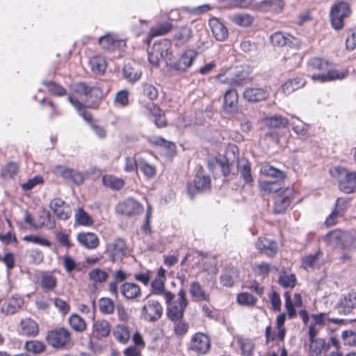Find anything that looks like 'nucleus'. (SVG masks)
<instances>
[{
  "mask_svg": "<svg viewBox=\"0 0 356 356\" xmlns=\"http://www.w3.org/2000/svg\"><path fill=\"white\" fill-rule=\"evenodd\" d=\"M46 339L49 344L52 347L62 348L70 343L71 337L70 333L67 329L60 327L49 331Z\"/></svg>",
  "mask_w": 356,
  "mask_h": 356,
  "instance_id": "8",
  "label": "nucleus"
},
{
  "mask_svg": "<svg viewBox=\"0 0 356 356\" xmlns=\"http://www.w3.org/2000/svg\"><path fill=\"white\" fill-rule=\"evenodd\" d=\"M172 44L170 40L163 39L154 42L151 50L148 51V60L149 63L158 66L161 59H164L167 63L172 59Z\"/></svg>",
  "mask_w": 356,
  "mask_h": 356,
  "instance_id": "4",
  "label": "nucleus"
},
{
  "mask_svg": "<svg viewBox=\"0 0 356 356\" xmlns=\"http://www.w3.org/2000/svg\"><path fill=\"white\" fill-rule=\"evenodd\" d=\"M279 282L284 288H293L296 285V279L293 274L282 272L280 275Z\"/></svg>",
  "mask_w": 356,
  "mask_h": 356,
  "instance_id": "56",
  "label": "nucleus"
},
{
  "mask_svg": "<svg viewBox=\"0 0 356 356\" xmlns=\"http://www.w3.org/2000/svg\"><path fill=\"white\" fill-rule=\"evenodd\" d=\"M197 53L193 49L186 50L179 59L172 64V67L179 72H185L192 66Z\"/></svg>",
  "mask_w": 356,
  "mask_h": 356,
  "instance_id": "12",
  "label": "nucleus"
},
{
  "mask_svg": "<svg viewBox=\"0 0 356 356\" xmlns=\"http://www.w3.org/2000/svg\"><path fill=\"white\" fill-rule=\"evenodd\" d=\"M313 322L312 323L313 325L316 326H323L325 325L328 324L330 322H333L334 323H339L342 322L343 321L338 318H330L328 317L327 314L326 313H319L318 314H312L311 316Z\"/></svg>",
  "mask_w": 356,
  "mask_h": 356,
  "instance_id": "47",
  "label": "nucleus"
},
{
  "mask_svg": "<svg viewBox=\"0 0 356 356\" xmlns=\"http://www.w3.org/2000/svg\"><path fill=\"white\" fill-rule=\"evenodd\" d=\"M72 90L76 94L84 96L86 99H89L92 95L99 97L102 93L98 87L90 86L83 82L75 83L72 86Z\"/></svg>",
  "mask_w": 356,
  "mask_h": 356,
  "instance_id": "24",
  "label": "nucleus"
},
{
  "mask_svg": "<svg viewBox=\"0 0 356 356\" xmlns=\"http://www.w3.org/2000/svg\"><path fill=\"white\" fill-rule=\"evenodd\" d=\"M60 259L63 261V264L67 273H72L75 270L79 269L78 264L76 260L69 254H65Z\"/></svg>",
  "mask_w": 356,
  "mask_h": 356,
  "instance_id": "61",
  "label": "nucleus"
},
{
  "mask_svg": "<svg viewBox=\"0 0 356 356\" xmlns=\"http://www.w3.org/2000/svg\"><path fill=\"white\" fill-rule=\"evenodd\" d=\"M260 173L261 175L275 179V181H283L286 178V174L277 168H275L269 165H264L260 168Z\"/></svg>",
  "mask_w": 356,
  "mask_h": 356,
  "instance_id": "42",
  "label": "nucleus"
},
{
  "mask_svg": "<svg viewBox=\"0 0 356 356\" xmlns=\"http://www.w3.org/2000/svg\"><path fill=\"white\" fill-rule=\"evenodd\" d=\"M79 245L88 250L96 249L99 245V239L93 232H80L76 235Z\"/></svg>",
  "mask_w": 356,
  "mask_h": 356,
  "instance_id": "20",
  "label": "nucleus"
},
{
  "mask_svg": "<svg viewBox=\"0 0 356 356\" xmlns=\"http://www.w3.org/2000/svg\"><path fill=\"white\" fill-rule=\"evenodd\" d=\"M348 201L343 198H338L336 201V207L330 216L325 220V224L328 226L334 225L339 217L342 216L348 209Z\"/></svg>",
  "mask_w": 356,
  "mask_h": 356,
  "instance_id": "21",
  "label": "nucleus"
},
{
  "mask_svg": "<svg viewBox=\"0 0 356 356\" xmlns=\"http://www.w3.org/2000/svg\"><path fill=\"white\" fill-rule=\"evenodd\" d=\"M51 209L58 219L67 220L70 216V208L65 201L60 198L53 199L49 204Z\"/></svg>",
  "mask_w": 356,
  "mask_h": 356,
  "instance_id": "19",
  "label": "nucleus"
},
{
  "mask_svg": "<svg viewBox=\"0 0 356 356\" xmlns=\"http://www.w3.org/2000/svg\"><path fill=\"white\" fill-rule=\"evenodd\" d=\"M261 191L266 194L277 193L281 194L282 188V181H261L259 183Z\"/></svg>",
  "mask_w": 356,
  "mask_h": 356,
  "instance_id": "39",
  "label": "nucleus"
},
{
  "mask_svg": "<svg viewBox=\"0 0 356 356\" xmlns=\"http://www.w3.org/2000/svg\"><path fill=\"white\" fill-rule=\"evenodd\" d=\"M89 65L92 72L96 75L103 74L107 66L105 58L101 56H95L91 58Z\"/></svg>",
  "mask_w": 356,
  "mask_h": 356,
  "instance_id": "40",
  "label": "nucleus"
},
{
  "mask_svg": "<svg viewBox=\"0 0 356 356\" xmlns=\"http://www.w3.org/2000/svg\"><path fill=\"white\" fill-rule=\"evenodd\" d=\"M53 172L58 177L76 185L81 184L84 181V176L82 172L73 168H67L64 165H56Z\"/></svg>",
  "mask_w": 356,
  "mask_h": 356,
  "instance_id": "9",
  "label": "nucleus"
},
{
  "mask_svg": "<svg viewBox=\"0 0 356 356\" xmlns=\"http://www.w3.org/2000/svg\"><path fill=\"white\" fill-rule=\"evenodd\" d=\"M123 74L124 77L129 82L134 83L139 80L141 76L142 72L138 64L135 63H128L123 68Z\"/></svg>",
  "mask_w": 356,
  "mask_h": 356,
  "instance_id": "35",
  "label": "nucleus"
},
{
  "mask_svg": "<svg viewBox=\"0 0 356 356\" xmlns=\"http://www.w3.org/2000/svg\"><path fill=\"white\" fill-rule=\"evenodd\" d=\"M163 312V307L159 301L148 299L144 300L140 309V318L145 321L155 323L161 318Z\"/></svg>",
  "mask_w": 356,
  "mask_h": 356,
  "instance_id": "5",
  "label": "nucleus"
},
{
  "mask_svg": "<svg viewBox=\"0 0 356 356\" xmlns=\"http://www.w3.org/2000/svg\"><path fill=\"white\" fill-rule=\"evenodd\" d=\"M210 188V178L208 176L198 173L193 184H188V193L193 197L195 192L204 191Z\"/></svg>",
  "mask_w": 356,
  "mask_h": 356,
  "instance_id": "17",
  "label": "nucleus"
},
{
  "mask_svg": "<svg viewBox=\"0 0 356 356\" xmlns=\"http://www.w3.org/2000/svg\"><path fill=\"white\" fill-rule=\"evenodd\" d=\"M49 92L56 96H64L67 94L66 90L61 86L56 84L52 81H43Z\"/></svg>",
  "mask_w": 356,
  "mask_h": 356,
  "instance_id": "60",
  "label": "nucleus"
},
{
  "mask_svg": "<svg viewBox=\"0 0 356 356\" xmlns=\"http://www.w3.org/2000/svg\"><path fill=\"white\" fill-rule=\"evenodd\" d=\"M306 81L300 77L289 79L282 86V90L286 94H291L297 89L305 86Z\"/></svg>",
  "mask_w": 356,
  "mask_h": 356,
  "instance_id": "45",
  "label": "nucleus"
},
{
  "mask_svg": "<svg viewBox=\"0 0 356 356\" xmlns=\"http://www.w3.org/2000/svg\"><path fill=\"white\" fill-rule=\"evenodd\" d=\"M24 305V300L17 296L9 298L1 307V312L6 315L16 313Z\"/></svg>",
  "mask_w": 356,
  "mask_h": 356,
  "instance_id": "33",
  "label": "nucleus"
},
{
  "mask_svg": "<svg viewBox=\"0 0 356 356\" xmlns=\"http://www.w3.org/2000/svg\"><path fill=\"white\" fill-rule=\"evenodd\" d=\"M142 106L145 111L154 119V122L158 128H163L167 125V120L163 111L153 102L143 104Z\"/></svg>",
  "mask_w": 356,
  "mask_h": 356,
  "instance_id": "15",
  "label": "nucleus"
},
{
  "mask_svg": "<svg viewBox=\"0 0 356 356\" xmlns=\"http://www.w3.org/2000/svg\"><path fill=\"white\" fill-rule=\"evenodd\" d=\"M293 197V191L290 188H285L281 194L277 195L273 211L275 213H284L290 206Z\"/></svg>",
  "mask_w": 356,
  "mask_h": 356,
  "instance_id": "13",
  "label": "nucleus"
},
{
  "mask_svg": "<svg viewBox=\"0 0 356 356\" xmlns=\"http://www.w3.org/2000/svg\"><path fill=\"white\" fill-rule=\"evenodd\" d=\"M238 343L243 356H252L254 350V343L248 339H239Z\"/></svg>",
  "mask_w": 356,
  "mask_h": 356,
  "instance_id": "64",
  "label": "nucleus"
},
{
  "mask_svg": "<svg viewBox=\"0 0 356 356\" xmlns=\"http://www.w3.org/2000/svg\"><path fill=\"white\" fill-rule=\"evenodd\" d=\"M211 341L210 337L203 332L194 334L188 344V349L197 355L207 354L211 349Z\"/></svg>",
  "mask_w": 356,
  "mask_h": 356,
  "instance_id": "6",
  "label": "nucleus"
},
{
  "mask_svg": "<svg viewBox=\"0 0 356 356\" xmlns=\"http://www.w3.org/2000/svg\"><path fill=\"white\" fill-rule=\"evenodd\" d=\"M17 165L15 163L10 162L3 167L1 175L4 179H10L17 174Z\"/></svg>",
  "mask_w": 356,
  "mask_h": 356,
  "instance_id": "55",
  "label": "nucleus"
},
{
  "mask_svg": "<svg viewBox=\"0 0 356 356\" xmlns=\"http://www.w3.org/2000/svg\"><path fill=\"white\" fill-rule=\"evenodd\" d=\"M209 26L216 40L222 42L228 38L227 27L217 18H212L209 20Z\"/></svg>",
  "mask_w": 356,
  "mask_h": 356,
  "instance_id": "23",
  "label": "nucleus"
},
{
  "mask_svg": "<svg viewBox=\"0 0 356 356\" xmlns=\"http://www.w3.org/2000/svg\"><path fill=\"white\" fill-rule=\"evenodd\" d=\"M45 345L44 343L40 341H27L24 345V348L34 354H40L45 350Z\"/></svg>",
  "mask_w": 356,
  "mask_h": 356,
  "instance_id": "53",
  "label": "nucleus"
},
{
  "mask_svg": "<svg viewBox=\"0 0 356 356\" xmlns=\"http://www.w3.org/2000/svg\"><path fill=\"white\" fill-rule=\"evenodd\" d=\"M326 245L332 248H339L343 251H350L356 248V233L334 229L323 238Z\"/></svg>",
  "mask_w": 356,
  "mask_h": 356,
  "instance_id": "2",
  "label": "nucleus"
},
{
  "mask_svg": "<svg viewBox=\"0 0 356 356\" xmlns=\"http://www.w3.org/2000/svg\"><path fill=\"white\" fill-rule=\"evenodd\" d=\"M99 311L105 314H112L114 311V303L108 298H102L99 300Z\"/></svg>",
  "mask_w": 356,
  "mask_h": 356,
  "instance_id": "59",
  "label": "nucleus"
},
{
  "mask_svg": "<svg viewBox=\"0 0 356 356\" xmlns=\"http://www.w3.org/2000/svg\"><path fill=\"white\" fill-rule=\"evenodd\" d=\"M189 293L195 300L209 301V294L202 289L198 282H193L190 284Z\"/></svg>",
  "mask_w": 356,
  "mask_h": 356,
  "instance_id": "37",
  "label": "nucleus"
},
{
  "mask_svg": "<svg viewBox=\"0 0 356 356\" xmlns=\"http://www.w3.org/2000/svg\"><path fill=\"white\" fill-rule=\"evenodd\" d=\"M237 170L245 184H250L254 181L250 163L246 159H237Z\"/></svg>",
  "mask_w": 356,
  "mask_h": 356,
  "instance_id": "29",
  "label": "nucleus"
},
{
  "mask_svg": "<svg viewBox=\"0 0 356 356\" xmlns=\"http://www.w3.org/2000/svg\"><path fill=\"white\" fill-rule=\"evenodd\" d=\"M172 27V24L170 22L161 23L157 26L152 28L149 31V35L152 38L165 35L170 31Z\"/></svg>",
  "mask_w": 356,
  "mask_h": 356,
  "instance_id": "52",
  "label": "nucleus"
},
{
  "mask_svg": "<svg viewBox=\"0 0 356 356\" xmlns=\"http://www.w3.org/2000/svg\"><path fill=\"white\" fill-rule=\"evenodd\" d=\"M307 353L309 356H318L323 351H327L330 348L329 343H326L323 338L309 340Z\"/></svg>",
  "mask_w": 356,
  "mask_h": 356,
  "instance_id": "30",
  "label": "nucleus"
},
{
  "mask_svg": "<svg viewBox=\"0 0 356 356\" xmlns=\"http://www.w3.org/2000/svg\"><path fill=\"white\" fill-rule=\"evenodd\" d=\"M75 219L76 223L81 225L89 226L93 223L92 218L81 208L77 210Z\"/></svg>",
  "mask_w": 356,
  "mask_h": 356,
  "instance_id": "54",
  "label": "nucleus"
},
{
  "mask_svg": "<svg viewBox=\"0 0 356 356\" xmlns=\"http://www.w3.org/2000/svg\"><path fill=\"white\" fill-rule=\"evenodd\" d=\"M257 249L268 257H273L277 252V243L266 237H259L255 243Z\"/></svg>",
  "mask_w": 356,
  "mask_h": 356,
  "instance_id": "26",
  "label": "nucleus"
},
{
  "mask_svg": "<svg viewBox=\"0 0 356 356\" xmlns=\"http://www.w3.org/2000/svg\"><path fill=\"white\" fill-rule=\"evenodd\" d=\"M152 143L156 145H159L165 148L167 154H172L175 152L176 145L174 143L165 140L164 138L159 137L152 140Z\"/></svg>",
  "mask_w": 356,
  "mask_h": 356,
  "instance_id": "58",
  "label": "nucleus"
},
{
  "mask_svg": "<svg viewBox=\"0 0 356 356\" xmlns=\"http://www.w3.org/2000/svg\"><path fill=\"white\" fill-rule=\"evenodd\" d=\"M187 306H184L179 302H174L167 308V316L172 321L181 320L184 316V309Z\"/></svg>",
  "mask_w": 356,
  "mask_h": 356,
  "instance_id": "38",
  "label": "nucleus"
},
{
  "mask_svg": "<svg viewBox=\"0 0 356 356\" xmlns=\"http://www.w3.org/2000/svg\"><path fill=\"white\" fill-rule=\"evenodd\" d=\"M257 301V299L256 298L246 292L241 293L237 296V302L241 305L254 306Z\"/></svg>",
  "mask_w": 356,
  "mask_h": 356,
  "instance_id": "62",
  "label": "nucleus"
},
{
  "mask_svg": "<svg viewBox=\"0 0 356 356\" xmlns=\"http://www.w3.org/2000/svg\"><path fill=\"white\" fill-rule=\"evenodd\" d=\"M237 277V272L234 268L225 270L220 277V282L223 286L232 287Z\"/></svg>",
  "mask_w": 356,
  "mask_h": 356,
  "instance_id": "46",
  "label": "nucleus"
},
{
  "mask_svg": "<svg viewBox=\"0 0 356 356\" xmlns=\"http://www.w3.org/2000/svg\"><path fill=\"white\" fill-rule=\"evenodd\" d=\"M19 332L21 334L26 337H35L39 332L38 325L30 318L22 319Z\"/></svg>",
  "mask_w": 356,
  "mask_h": 356,
  "instance_id": "31",
  "label": "nucleus"
},
{
  "mask_svg": "<svg viewBox=\"0 0 356 356\" xmlns=\"http://www.w3.org/2000/svg\"><path fill=\"white\" fill-rule=\"evenodd\" d=\"M127 245L122 238H117L106 245L105 252L112 262L121 260L127 252Z\"/></svg>",
  "mask_w": 356,
  "mask_h": 356,
  "instance_id": "10",
  "label": "nucleus"
},
{
  "mask_svg": "<svg viewBox=\"0 0 356 356\" xmlns=\"http://www.w3.org/2000/svg\"><path fill=\"white\" fill-rule=\"evenodd\" d=\"M351 13L350 6L346 2H339L334 6L330 11V22L334 29L343 27V19Z\"/></svg>",
  "mask_w": 356,
  "mask_h": 356,
  "instance_id": "7",
  "label": "nucleus"
},
{
  "mask_svg": "<svg viewBox=\"0 0 356 356\" xmlns=\"http://www.w3.org/2000/svg\"><path fill=\"white\" fill-rule=\"evenodd\" d=\"M285 298V307L286 314L290 318H293L296 316V311L295 307H300L302 306V298L299 293H295L293 299L291 300L290 293L286 292L284 293Z\"/></svg>",
  "mask_w": 356,
  "mask_h": 356,
  "instance_id": "27",
  "label": "nucleus"
},
{
  "mask_svg": "<svg viewBox=\"0 0 356 356\" xmlns=\"http://www.w3.org/2000/svg\"><path fill=\"white\" fill-rule=\"evenodd\" d=\"M22 239L26 242L32 243L41 246H45L48 248L51 246V243L48 239L37 235H26L24 236Z\"/></svg>",
  "mask_w": 356,
  "mask_h": 356,
  "instance_id": "57",
  "label": "nucleus"
},
{
  "mask_svg": "<svg viewBox=\"0 0 356 356\" xmlns=\"http://www.w3.org/2000/svg\"><path fill=\"white\" fill-rule=\"evenodd\" d=\"M231 20L234 24L241 26H249L253 22V17L247 13H238L233 15L231 17Z\"/></svg>",
  "mask_w": 356,
  "mask_h": 356,
  "instance_id": "50",
  "label": "nucleus"
},
{
  "mask_svg": "<svg viewBox=\"0 0 356 356\" xmlns=\"http://www.w3.org/2000/svg\"><path fill=\"white\" fill-rule=\"evenodd\" d=\"M270 40L274 46L277 47L289 46L298 48L300 44V42L298 38L283 32L273 33L270 36Z\"/></svg>",
  "mask_w": 356,
  "mask_h": 356,
  "instance_id": "14",
  "label": "nucleus"
},
{
  "mask_svg": "<svg viewBox=\"0 0 356 356\" xmlns=\"http://www.w3.org/2000/svg\"><path fill=\"white\" fill-rule=\"evenodd\" d=\"M261 123L264 127L271 129L284 128L287 126L289 121L282 115H274L263 118Z\"/></svg>",
  "mask_w": 356,
  "mask_h": 356,
  "instance_id": "34",
  "label": "nucleus"
},
{
  "mask_svg": "<svg viewBox=\"0 0 356 356\" xmlns=\"http://www.w3.org/2000/svg\"><path fill=\"white\" fill-rule=\"evenodd\" d=\"M193 36V31L190 27L180 28L174 35L175 45L181 47L186 44Z\"/></svg>",
  "mask_w": 356,
  "mask_h": 356,
  "instance_id": "36",
  "label": "nucleus"
},
{
  "mask_svg": "<svg viewBox=\"0 0 356 356\" xmlns=\"http://www.w3.org/2000/svg\"><path fill=\"white\" fill-rule=\"evenodd\" d=\"M238 93L236 90H227L224 95L223 108L228 113H234L237 111Z\"/></svg>",
  "mask_w": 356,
  "mask_h": 356,
  "instance_id": "28",
  "label": "nucleus"
},
{
  "mask_svg": "<svg viewBox=\"0 0 356 356\" xmlns=\"http://www.w3.org/2000/svg\"><path fill=\"white\" fill-rule=\"evenodd\" d=\"M57 284V279L50 273H43L41 276V286L45 291L54 290Z\"/></svg>",
  "mask_w": 356,
  "mask_h": 356,
  "instance_id": "49",
  "label": "nucleus"
},
{
  "mask_svg": "<svg viewBox=\"0 0 356 356\" xmlns=\"http://www.w3.org/2000/svg\"><path fill=\"white\" fill-rule=\"evenodd\" d=\"M310 70H318L319 73L311 76L314 81L327 82L334 80H341L347 76V72H339L331 69L330 63L319 58H313L308 62Z\"/></svg>",
  "mask_w": 356,
  "mask_h": 356,
  "instance_id": "1",
  "label": "nucleus"
},
{
  "mask_svg": "<svg viewBox=\"0 0 356 356\" xmlns=\"http://www.w3.org/2000/svg\"><path fill=\"white\" fill-rule=\"evenodd\" d=\"M93 332L98 337H106L111 332V325L106 320H99L93 324Z\"/></svg>",
  "mask_w": 356,
  "mask_h": 356,
  "instance_id": "43",
  "label": "nucleus"
},
{
  "mask_svg": "<svg viewBox=\"0 0 356 356\" xmlns=\"http://www.w3.org/2000/svg\"><path fill=\"white\" fill-rule=\"evenodd\" d=\"M269 92L262 88H247L243 92V97L250 102H256L266 99Z\"/></svg>",
  "mask_w": 356,
  "mask_h": 356,
  "instance_id": "22",
  "label": "nucleus"
},
{
  "mask_svg": "<svg viewBox=\"0 0 356 356\" xmlns=\"http://www.w3.org/2000/svg\"><path fill=\"white\" fill-rule=\"evenodd\" d=\"M356 307V292L350 291L341 296L337 305L339 313L350 314Z\"/></svg>",
  "mask_w": 356,
  "mask_h": 356,
  "instance_id": "18",
  "label": "nucleus"
},
{
  "mask_svg": "<svg viewBox=\"0 0 356 356\" xmlns=\"http://www.w3.org/2000/svg\"><path fill=\"white\" fill-rule=\"evenodd\" d=\"M216 79L220 83H229L232 85L243 86L248 81V75L246 72L241 69L237 68L235 72L232 74L230 78L225 76V74H218Z\"/></svg>",
  "mask_w": 356,
  "mask_h": 356,
  "instance_id": "16",
  "label": "nucleus"
},
{
  "mask_svg": "<svg viewBox=\"0 0 356 356\" xmlns=\"http://www.w3.org/2000/svg\"><path fill=\"white\" fill-rule=\"evenodd\" d=\"M99 42L102 48L110 51L125 45L124 40L118 39L115 35L112 34H107L101 37L99 39Z\"/></svg>",
  "mask_w": 356,
  "mask_h": 356,
  "instance_id": "32",
  "label": "nucleus"
},
{
  "mask_svg": "<svg viewBox=\"0 0 356 356\" xmlns=\"http://www.w3.org/2000/svg\"><path fill=\"white\" fill-rule=\"evenodd\" d=\"M143 205L133 198H127L119 202L116 206L118 213L127 216L138 215L143 211Z\"/></svg>",
  "mask_w": 356,
  "mask_h": 356,
  "instance_id": "11",
  "label": "nucleus"
},
{
  "mask_svg": "<svg viewBox=\"0 0 356 356\" xmlns=\"http://www.w3.org/2000/svg\"><path fill=\"white\" fill-rule=\"evenodd\" d=\"M332 177L339 181L340 190L345 193H351L356 190V172H348L342 167L337 166L330 169Z\"/></svg>",
  "mask_w": 356,
  "mask_h": 356,
  "instance_id": "3",
  "label": "nucleus"
},
{
  "mask_svg": "<svg viewBox=\"0 0 356 356\" xmlns=\"http://www.w3.org/2000/svg\"><path fill=\"white\" fill-rule=\"evenodd\" d=\"M89 280L96 284H102L106 282L108 274L104 270L96 268L88 273Z\"/></svg>",
  "mask_w": 356,
  "mask_h": 356,
  "instance_id": "48",
  "label": "nucleus"
},
{
  "mask_svg": "<svg viewBox=\"0 0 356 356\" xmlns=\"http://www.w3.org/2000/svg\"><path fill=\"white\" fill-rule=\"evenodd\" d=\"M113 334L115 339L122 344H127L131 337L129 327L125 325H118L115 327Z\"/></svg>",
  "mask_w": 356,
  "mask_h": 356,
  "instance_id": "41",
  "label": "nucleus"
},
{
  "mask_svg": "<svg viewBox=\"0 0 356 356\" xmlns=\"http://www.w3.org/2000/svg\"><path fill=\"white\" fill-rule=\"evenodd\" d=\"M68 321L71 327L76 332H83L86 328L85 321L77 314H72Z\"/></svg>",
  "mask_w": 356,
  "mask_h": 356,
  "instance_id": "51",
  "label": "nucleus"
},
{
  "mask_svg": "<svg viewBox=\"0 0 356 356\" xmlns=\"http://www.w3.org/2000/svg\"><path fill=\"white\" fill-rule=\"evenodd\" d=\"M104 186L113 190H120L124 186V181L122 178L113 175H106L102 177Z\"/></svg>",
  "mask_w": 356,
  "mask_h": 356,
  "instance_id": "44",
  "label": "nucleus"
},
{
  "mask_svg": "<svg viewBox=\"0 0 356 356\" xmlns=\"http://www.w3.org/2000/svg\"><path fill=\"white\" fill-rule=\"evenodd\" d=\"M120 291L127 300H136L141 297L140 287L132 282H124L120 286Z\"/></svg>",
  "mask_w": 356,
  "mask_h": 356,
  "instance_id": "25",
  "label": "nucleus"
},
{
  "mask_svg": "<svg viewBox=\"0 0 356 356\" xmlns=\"http://www.w3.org/2000/svg\"><path fill=\"white\" fill-rule=\"evenodd\" d=\"M272 268L270 264L265 262L254 264L253 266L254 272L262 277H266Z\"/></svg>",
  "mask_w": 356,
  "mask_h": 356,
  "instance_id": "63",
  "label": "nucleus"
}]
</instances>
